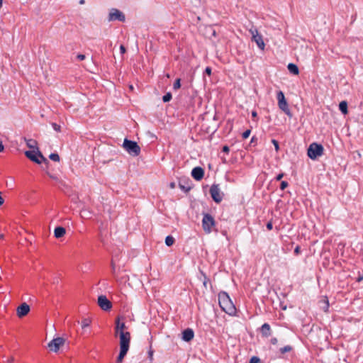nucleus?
<instances>
[{"label": "nucleus", "instance_id": "f257e3e1", "mask_svg": "<svg viewBox=\"0 0 363 363\" xmlns=\"http://www.w3.org/2000/svg\"><path fill=\"white\" fill-rule=\"evenodd\" d=\"M218 303L221 309L227 314L233 315L236 313V308L226 292L219 293Z\"/></svg>", "mask_w": 363, "mask_h": 363}, {"label": "nucleus", "instance_id": "f03ea898", "mask_svg": "<svg viewBox=\"0 0 363 363\" xmlns=\"http://www.w3.org/2000/svg\"><path fill=\"white\" fill-rule=\"evenodd\" d=\"M124 149L133 156H138L140 153V147L135 141L125 139L123 145Z\"/></svg>", "mask_w": 363, "mask_h": 363}, {"label": "nucleus", "instance_id": "7ed1b4c3", "mask_svg": "<svg viewBox=\"0 0 363 363\" xmlns=\"http://www.w3.org/2000/svg\"><path fill=\"white\" fill-rule=\"evenodd\" d=\"M216 225L214 218L209 213H204L202 219V227L206 233H211Z\"/></svg>", "mask_w": 363, "mask_h": 363}, {"label": "nucleus", "instance_id": "20e7f679", "mask_svg": "<svg viewBox=\"0 0 363 363\" xmlns=\"http://www.w3.org/2000/svg\"><path fill=\"white\" fill-rule=\"evenodd\" d=\"M26 156L30 159L31 161L40 164L42 161H44L47 163H48V160L43 157L42 153L40 151L35 152V151H26L25 152Z\"/></svg>", "mask_w": 363, "mask_h": 363}, {"label": "nucleus", "instance_id": "39448f33", "mask_svg": "<svg viewBox=\"0 0 363 363\" xmlns=\"http://www.w3.org/2000/svg\"><path fill=\"white\" fill-rule=\"evenodd\" d=\"M249 32L252 35V40L256 43L259 48L264 50L265 45L262 36L259 33L257 29L255 27H252L249 30Z\"/></svg>", "mask_w": 363, "mask_h": 363}, {"label": "nucleus", "instance_id": "423d86ee", "mask_svg": "<svg viewBox=\"0 0 363 363\" xmlns=\"http://www.w3.org/2000/svg\"><path fill=\"white\" fill-rule=\"evenodd\" d=\"M65 342V339L58 337L52 340L48 345L50 351L57 352L61 346H63Z\"/></svg>", "mask_w": 363, "mask_h": 363}, {"label": "nucleus", "instance_id": "0eeeda50", "mask_svg": "<svg viewBox=\"0 0 363 363\" xmlns=\"http://www.w3.org/2000/svg\"><path fill=\"white\" fill-rule=\"evenodd\" d=\"M120 337V350H128L130 347V333L129 332H121Z\"/></svg>", "mask_w": 363, "mask_h": 363}, {"label": "nucleus", "instance_id": "6e6552de", "mask_svg": "<svg viewBox=\"0 0 363 363\" xmlns=\"http://www.w3.org/2000/svg\"><path fill=\"white\" fill-rule=\"evenodd\" d=\"M125 20V16L123 12L117 9H112L110 11L108 14V21H119L121 22H124Z\"/></svg>", "mask_w": 363, "mask_h": 363}, {"label": "nucleus", "instance_id": "1a4fd4ad", "mask_svg": "<svg viewBox=\"0 0 363 363\" xmlns=\"http://www.w3.org/2000/svg\"><path fill=\"white\" fill-rule=\"evenodd\" d=\"M210 194H211L213 200L216 203H218L223 199V196H222V194L220 193V190L218 184H213L211 186V188H210Z\"/></svg>", "mask_w": 363, "mask_h": 363}, {"label": "nucleus", "instance_id": "9d476101", "mask_svg": "<svg viewBox=\"0 0 363 363\" xmlns=\"http://www.w3.org/2000/svg\"><path fill=\"white\" fill-rule=\"evenodd\" d=\"M98 304L104 311H108L112 307L111 302L104 295H101L98 298Z\"/></svg>", "mask_w": 363, "mask_h": 363}, {"label": "nucleus", "instance_id": "9b49d317", "mask_svg": "<svg viewBox=\"0 0 363 363\" xmlns=\"http://www.w3.org/2000/svg\"><path fill=\"white\" fill-rule=\"evenodd\" d=\"M329 245H330L328 243L324 245L323 251L320 255V256L323 257L324 259H325V262L324 261L323 262L324 267H327L329 264L330 259L332 258Z\"/></svg>", "mask_w": 363, "mask_h": 363}, {"label": "nucleus", "instance_id": "f8f14e48", "mask_svg": "<svg viewBox=\"0 0 363 363\" xmlns=\"http://www.w3.org/2000/svg\"><path fill=\"white\" fill-rule=\"evenodd\" d=\"M308 156L313 160L318 157V143H311L308 149Z\"/></svg>", "mask_w": 363, "mask_h": 363}, {"label": "nucleus", "instance_id": "ddd939ff", "mask_svg": "<svg viewBox=\"0 0 363 363\" xmlns=\"http://www.w3.org/2000/svg\"><path fill=\"white\" fill-rule=\"evenodd\" d=\"M30 311V306L26 303H23L17 308V315L22 318L26 315Z\"/></svg>", "mask_w": 363, "mask_h": 363}, {"label": "nucleus", "instance_id": "4468645a", "mask_svg": "<svg viewBox=\"0 0 363 363\" xmlns=\"http://www.w3.org/2000/svg\"><path fill=\"white\" fill-rule=\"evenodd\" d=\"M191 176L194 179L200 181L204 176V170L200 167H196L191 171Z\"/></svg>", "mask_w": 363, "mask_h": 363}, {"label": "nucleus", "instance_id": "2eb2a0df", "mask_svg": "<svg viewBox=\"0 0 363 363\" xmlns=\"http://www.w3.org/2000/svg\"><path fill=\"white\" fill-rule=\"evenodd\" d=\"M127 329V327L125 324L123 322L120 321V318H117L116 320V326H115V332L116 335L118 334L121 335V332H126L125 330Z\"/></svg>", "mask_w": 363, "mask_h": 363}, {"label": "nucleus", "instance_id": "dca6fc26", "mask_svg": "<svg viewBox=\"0 0 363 363\" xmlns=\"http://www.w3.org/2000/svg\"><path fill=\"white\" fill-rule=\"evenodd\" d=\"M194 337V333L191 328H187L182 332V339L186 342L191 341Z\"/></svg>", "mask_w": 363, "mask_h": 363}, {"label": "nucleus", "instance_id": "f3484780", "mask_svg": "<svg viewBox=\"0 0 363 363\" xmlns=\"http://www.w3.org/2000/svg\"><path fill=\"white\" fill-rule=\"evenodd\" d=\"M179 186L184 192H188L191 189L190 181L189 179H187V180H180L179 182Z\"/></svg>", "mask_w": 363, "mask_h": 363}, {"label": "nucleus", "instance_id": "a211bd4d", "mask_svg": "<svg viewBox=\"0 0 363 363\" xmlns=\"http://www.w3.org/2000/svg\"><path fill=\"white\" fill-rule=\"evenodd\" d=\"M319 308L327 312L329 308V301L327 296H322L319 300Z\"/></svg>", "mask_w": 363, "mask_h": 363}, {"label": "nucleus", "instance_id": "6ab92c4d", "mask_svg": "<svg viewBox=\"0 0 363 363\" xmlns=\"http://www.w3.org/2000/svg\"><path fill=\"white\" fill-rule=\"evenodd\" d=\"M279 108L282 110L286 115L290 116L291 112L286 99L278 102Z\"/></svg>", "mask_w": 363, "mask_h": 363}, {"label": "nucleus", "instance_id": "aec40b11", "mask_svg": "<svg viewBox=\"0 0 363 363\" xmlns=\"http://www.w3.org/2000/svg\"><path fill=\"white\" fill-rule=\"evenodd\" d=\"M66 233L65 228L61 226L56 227L54 230V235L56 238L63 237Z\"/></svg>", "mask_w": 363, "mask_h": 363}, {"label": "nucleus", "instance_id": "412c9836", "mask_svg": "<svg viewBox=\"0 0 363 363\" xmlns=\"http://www.w3.org/2000/svg\"><path fill=\"white\" fill-rule=\"evenodd\" d=\"M261 332L263 336L267 337L271 335V328L268 323H264L261 328Z\"/></svg>", "mask_w": 363, "mask_h": 363}, {"label": "nucleus", "instance_id": "4be33fe9", "mask_svg": "<svg viewBox=\"0 0 363 363\" xmlns=\"http://www.w3.org/2000/svg\"><path fill=\"white\" fill-rule=\"evenodd\" d=\"M287 67H288L289 71L291 74H298V67L295 64L289 63Z\"/></svg>", "mask_w": 363, "mask_h": 363}, {"label": "nucleus", "instance_id": "5701e85b", "mask_svg": "<svg viewBox=\"0 0 363 363\" xmlns=\"http://www.w3.org/2000/svg\"><path fill=\"white\" fill-rule=\"evenodd\" d=\"M339 108L342 113H347V103L345 101H341L339 104Z\"/></svg>", "mask_w": 363, "mask_h": 363}, {"label": "nucleus", "instance_id": "b1692460", "mask_svg": "<svg viewBox=\"0 0 363 363\" xmlns=\"http://www.w3.org/2000/svg\"><path fill=\"white\" fill-rule=\"evenodd\" d=\"M127 352H128V350H120V353L117 357L118 363H121L123 362V359L124 357L126 355Z\"/></svg>", "mask_w": 363, "mask_h": 363}, {"label": "nucleus", "instance_id": "393cba45", "mask_svg": "<svg viewBox=\"0 0 363 363\" xmlns=\"http://www.w3.org/2000/svg\"><path fill=\"white\" fill-rule=\"evenodd\" d=\"M174 238L171 235H168L165 238V244L169 247L172 246L174 243Z\"/></svg>", "mask_w": 363, "mask_h": 363}, {"label": "nucleus", "instance_id": "a878e982", "mask_svg": "<svg viewBox=\"0 0 363 363\" xmlns=\"http://www.w3.org/2000/svg\"><path fill=\"white\" fill-rule=\"evenodd\" d=\"M293 350L292 347L290 345L284 346V347H281L279 349V352L281 354H284L286 352H289Z\"/></svg>", "mask_w": 363, "mask_h": 363}, {"label": "nucleus", "instance_id": "bb28decb", "mask_svg": "<svg viewBox=\"0 0 363 363\" xmlns=\"http://www.w3.org/2000/svg\"><path fill=\"white\" fill-rule=\"evenodd\" d=\"M50 159L55 162H59L60 161V156L57 153H52L49 156Z\"/></svg>", "mask_w": 363, "mask_h": 363}, {"label": "nucleus", "instance_id": "cd10ccee", "mask_svg": "<svg viewBox=\"0 0 363 363\" xmlns=\"http://www.w3.org/2000/svg\"><path fill=\"white\" fill-rule=\"evenodd\" d=\"M172 98V94L170 92L167 93L163 96L162 100L164 102H169Z\"/></svg>", "mask_w": 363, "mask_h": 363}, {"label": "nucleus", "instance_id": "c85d7f7f", "mask_svg": "<svg viewBox=\"0 0 363 363\" xmlns=\"http://www.w3.org/2000/svg\"><path fill=\"white\" fill-rule=\"evenodd\" d=\"M90 323H91L90 320H89L87 318L83 319L82 321V328H85L89 326Z\"/></svg>", "mask_w": 363, "mask_h": 363}, {"label": "nucleus", "instance_id": "c756f323", "mask_svg": "<svg viewBox=\"0 0 363 363\" xmlns=\"http://www.w3.org/2000/svg\"><path fill=\"white\" fill-rule=\"evenodd\" d=\"M181 80L180 79H177L173 84L174 89H178L181 87Z\"/></svg>", "mask_w": 363, "mask_h": 363}, {"label": "nucleus", "instance_id": "7c9ffc66", "mask_svg": "<svg viewBox=\"0 0 363 363\" xmlns=\"http://www.w3.org/2000/svg\"><path fill=\"white\" fill-rule=\"evenodd\" d=\"M284 99H285V97H284V93L281 91H279L277 93V100H278V102H279L281 101H283Z\"/></svg>", "mask_w": 363, "mask_h": 363}, {"label": "nucleus", "instance_id": "2f4dec72", "mask_svg": "<svg viewBox=\"0 0 363 363\" xmlns=\"http://www.w3.org/2000/svg\"><path fill=\"white\" fill-rule=\"evenodd\" d=\"M272 143L274 145V148H275L276 151L278 152L279 150V145L278 141L274 140V139H273V140H272Z\"/></svg>", "mask_w": 363, "mask_h": 363}, {"label": "nucleus", "instance_id": "473e14b6", "mask_svg": "<svg viewBox=\"0 0 363 363\" xmlns=\"http://www.w3.org/2000/svg\"><path fill=\"white\" fill-rule=\"evenodd\" d=\"M289 186V184L286 181H282L280 184V189L281 190H284L287 186Z\"/></svg>", "mask_w": 363, "mask_h": 363}, {"label": "nucleus", "instance_id": "72a5a7b5", "mask_svg": "<svg viewBox=\"0 0 363 363\" xmlns=\"http://www.w3.org/2000/svg\"><path fill=\"white\" fill-rule=\"evenodd\" d=\"M52 128H54L55 130L57 131V132H60L61 130V127L60 125L55 123H52Z\"/></svg>", "mask_w": 363, "mask_h": 363}, {"label": "nucleus", "instance_id": "f704fd0d", "mask_svg": "<svg viewBox=\"0 0 363 363\" xmlns=\"http://www.w3.org/2000/svg\"><path fill=\"white\" fill-rule=\"evenodd\" d=\"M250 133H251V130L250 129H248L242 133V136L244 139H246L250 136Z\"/></svg>", "mask_w": 363, "mask_h": 363}, {"label": "nucleus", "instance_id": "c9c22d12", "mask_svg": "<svg viewBox=\"0 0 363 363\" xmlns=\"http://www.w3.org/2000/svg\"><path fill=\"white\" fill-rule=\"evenodd\" d=\"M250 363H260V359L257 357H252L250 360Z\"/></svg>", "mask_w": 363, "mask_h": 363}, {"label": "nucleus", "instance_id": "e433bc0d", "mask_svg": "<svg viewBox=\"0 0 363 363\" xmlns=\"http://www.w3.org/2000/svg\"><path fill=\"white\" fill-rule=\"evenodd\" d=\"M85 58H86V56L83 54H78L77 55V59L79 61H82V60H85Z\"/></svg>", "mask_w": 363, "mask_h": 363}, {"label": "nucleus", "instance_id": "4c0bfd02", "mask_svg": "<svg viewBox=\"0 0 363 363\" xmlns=\"http://www.w3.org/2000/svg\"><path fill=\"white\" fill-rule=\"evenodd\" d=\"M301 253V247L300 246L297 245L294 249V254L295 255H298Z\"/></svg>", "mask_w": 363, "mask_h": 363}, {"label": "nucleus", "instance_id": "58836bf2", "mask_svg": "<svg viewBox=\"0 0 363 363\" xmlns=\"http://www.w3.org/2000/svg\"><path fill=\"white\" fill-rule=\"evenodd\" d=\"M268 230H271L273 228V224L272 221H269L266 225Z\"/></svg>", "mask_w": 363, "mask_h": 363}, {"label": "nucleus", "instance_id": "ea45409f", "mask_svg": "<svg viewBox=\"0 0 363 363\" xmlns=\"http://www.w3.org/2000/svg\"><path fill=\"white\" fill-rule=\"evenodd\" d=\"M205 73L210 76L211 74V68L210 67H207L205 69Z\"/></svg>", "mask_w": 363, "mask_h": 363}, {"label": "nucleus", "instance_id": "a19ab883", "mask_svg": "<svg viewBox=\"0 0 363 363\" xmlns=\"http://www.w3.org/2000/svg\"><path fill=\"white\" fill-rule=\"evenodd\" d=\"M35 141L33 140H29L27 143V145H28V147H33V144H35Z\"/></svg>", "mask_w": 363, "mask_h": 363}, {"label": "nucleus", "instance_id": "79ce46f5", "mask_svg": "<svg viewBox=\"0 0 363 363\" xmlns=\"http://www.w3.org/2000/svg\"><path fill=\"white\" fill-rule=\"evenodd\" d=\"M111 267H112L113 274L114 275V277H116V267H115V265L113 262H111Z\"/></svg>", "mask_w": 363, "mask_h": 363}, {"label": "nucleus", "instance_id": "37998d69", "mask_svg": "<svg viewBox=\"0 0 363 363\" xmlns=\"http://www.w3.org/2000/svg\"><path fill=\"white\" fill-rule=\"evenodd\" d=\"M230 151V149H229V147L227 146V145H225L223 147V152H225V153H228Z\"/></svg>", "mask_w": 363, "mask_h": 363}, {"label": "nucleus", "instance_id": "c03bdc74", "mask_svg": "<svg viewBox=\"0 0 363 363\" xmlns=\"http://www.w3.org/2000/svg\"><path fill=\"white\" fill-rule=\"evenodd\" d=\"M120 51H121V54H123V53H125V52L126 50H125V46H124V45H121L120 46Z\"/></svg>", "mask_w": 363, "mask_h": 363}, {"label": "nucleus", "instance_id": "a18cd8bd", "mask_svg": "<svg viewBox=\"0 0 363 363\" xmlns=\"http://www.w3.org/2000/svg\"><path fill=\"white\" fill-rule=\"evenodd\" d=\"M284 177V174L283 173H281V174H279L277 177H276V180L277 181H280Z\"/></svg>", "mask_w": 363, "mask_h": 363}, {"label": "nucleus", "instance_id": "49530a36", "mask_svg": "<svg viewBox=\"0 0 363 363\" xmlns=\"http://www.w3.org/2000/svg\"><path fill=\"white\" fill-rule=\"evenodd\" d=\"M323 152V147L319 144V157L322 155Z\"/></svg>", "mask_w": 363, "mask_h": 363}, {"label": "nucleus", "instance_id": "de8ad7c7", "mask_svg": "<svg viewBox=\"0 0 363 363\" xmlns=\"http://www.w3.org/2000/svg\"><path fill=\"white\" fill-rule=\"evenodd\" d=\"M270 342H271V343H272V345H276V344L277 343L278 340H277V338H276V337H272V338L271 339Z\"/></svg>", "mask_w": 363, "mask_h": 363}, {"label": "nucleus", "instance_id": "09e8293b", "mask_svg": "<svg viewBox=\"0 0 363 363\" xmlns=\"http://www.w3.org/2000/svg\"><path fill=\"white\" fill-rule=\"evenodd\" d=\"M204 277V281H203V285L205 287H206L207 282L209 281V279L206 277L205 274H203Z\"/></svg>", "mask_w": 363, "mask_h": 363}, {"label": "nucleus", "instance_id": "8fccbe9b", "mask_svg": "<svg viewBox=\"0 0 363 363\" xmlns=\"http://www.w3.org/2000/svg\"><path fill=\"white\" fill-rule=\"evenodd\" d=\"M4 150V147L3 144H2V142H0V152H3Z\"/></svg>", "mask_w": 363, "mask_h": 363}, {"label": "nucleus", "instance_id": "3c124183", "mask_svg": "<svg viewBox=\"0 0 363 363\" xmlns=\"http://www.w3.org/2000/svg\"><path fill=\"white\" fill-rule=\"evenodd\" d=\"M169 187H170L171 189H174V188L175 187V183H174V182H171V183L169 184Z\"/></svg>", "mask_w": 363, "mask_h": 363}, {"label": "nucleus", "instance_id": "603ef678", "mask_svg": "<svg viewBox=\"0 0 363 363\" xmlns=\"http://www.w3.org/2000/svg\"><path fill=\"white\" fill-rule=\"evenodd\" d=\"M255 140H257V138H256L255 136H253V137L251 138V141H250V143H255Z\"/></svg>", "mask_w": 363, "mask_h": 363}, {"label": "nucleus", "instance_id": "864d4df0", "mask_svg": "<svg viewBox=\"0 0 363 363\" xmlns=\"http://www.w3.org/2000/svg\"><path fill=\"white\" fill-rule=\"evenodd\" d=\"M252 116L253 118L257 117V112L256 111H252Z\"/></svg>", "mask_w": 363, "mask_h": 363}, {"label": "nucleus", "instance_id": "5fc2aeb1", "mask_svg": "<svg viewBox=\"0 0 363 363\" xmlns=\"http://www.w3.org/2000/svg\"><path fill=\"white\" fill-rule=\"evenodd\" d=\"M152 354H153L152 351H150L149 352V355H150V357L151 359H152Z\"/></svg>", "mask_w": 363, "mask_h": 363}, {"label": "nucleus", "instance_id": "6e6d98bb", "mask_svg": "<svg viewBox=\"0 0 363 363\" xmlns=\"http://www.w3.org/2000/svg\"><path fill=\"white\" fill-rule=\"evenodd\" d=\"M13 357H10V358L8 359V362H10V363H11V362H13Z\"/></svg>", "mask_w": 363, "mask_h": 363}, {"label": "nucleus", "instance_id": "4d7b16f0", "mask_svg": "<svg viewBox=\"0 0 363 363\" xmlns=\"http://www.w3.org/2000/svg\"><path fill=\"white\" fill-rule=\"evenodd\" d=\"M79 3V4L82 5V4H84L85 3V1L84 0H80Z\"/></svg>", "mask_w": 363, "mask_h": 363}, {"label": "nucleus", "instance_id": "13d9d810", "mask_svg": "<svg viewBox=\"0 0 363 363\" xmlns=\"http://www.w3.org/2000/svg\"><path fill=\"white\" fill-rule=\"evenodd\" d=\"M363 279V277H359L358 279H357V281H360Z\"/></svg>", "mask_w": 363, "mask_h": 363}, {"label": "nucleus", "instance_id": "bf43d9fd", "mask_svg": "<svg viewBox=\"0 0 363 363\" xmlns=\"http://www.w3.org/2000/svg\"><path fill=\"white\" fill-rule=\"evenodd\" d=\"M49 174V177H50V178H52V179H56V177H54V176H52V175H51V174Z\"/></svg>", "mask_w": 363, "mask_h": 363}, {"label": "nucleus", "instance_id": "052dcab7", "mask_svg": "<svg viewBox=\"0 0 363 363\" xmlns=\"http://www.w3.org/2000/svg\"><path fill=\"white\" fill-rule=\"evenodd\" d=\"M4 235L3 234H0V240H1V239H3V238H4Z\"/></svg>", "mask_w": 363, "mask_h": 363}]
</instances>
